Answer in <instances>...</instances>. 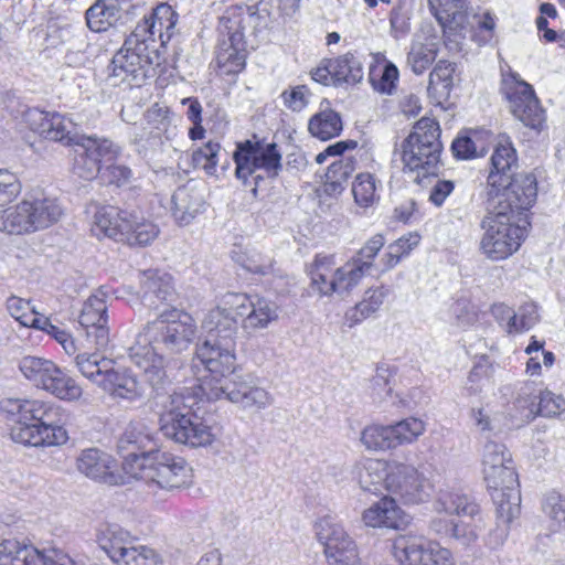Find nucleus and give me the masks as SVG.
<instances>
[{"label": "nucleus", "instance_id": "obj_1", "mask_svg": "<svg viewBox=\"0 0 565 565\" xmlns=\"http://www.w3.org/2000/svg\"><path fill=\"white\" fill-rule=\"evenodd\" d=\"M535 189L530 178L512 184L501 199H488V213L481 220L483 231L479 248L490 260L509 258L525 238L529 211L535 202Z\"/></svg>", "mask_w": 565, "mask_h": 565}, {"label": "nucleus", "instance_id": "obj_2", "mask_svg": "<svg viewBox=\"0 0 565 565\" xmlns=\"http://www.w3.org/2000/svg\"><path fill=\"white\" fill-rule=\"evenodd\" d=\"M140 282L141 303L160 313L145 326L139 339L172 354L186 351L196 335L195 320L184 311L161 309L173 297L172 277L168 273L149 269L141 274Z\"/></svg>", "mask_w": 565, "mask_h": 565}, {"label": "nucleus", "instance_id": "obj_3", "mask_svg": "<svg viewBox=\"0 0 565 565\" xmlns=\"http://www.w3.org/2000/svg\"><path fill=\"white\" fill-rule=\"evenodd\" d=\"M234 348V339H228V334L206 335L192 360V369H199L200 364L209 373L199 377L200 390L210 401L226 399L244 408L264 407L269 403V395L264 388L245 384L236 387L237 384L230 381L228 375L235 370Z\"/></svg>", "mask_w": 565, "mask_h": 565}, {"label": "nucleus", "instance_id": "obj_4", "mask_svg": "<svg viewBox=\"0 0 565 565\" xmlns=\"http://www.w3.org/2000/svg\"><path fill=\"white\" fill-rule=\"evenodd\" d=\"M281 15L280 0L274 12L266 9L260 1V9L255 12L249 7L233 6L220 17L217 31L220 35L216 49V63L224 74H237L244 70L248 47L254 49L265 40V31L278 24Z\"/></svg>", "mask_w": 565, "mask_h": 565}, {"label": "nucleus", "instance_id": "obj_5", "mask_svg": "<svg viewBox=\"0 0 565 565\" xmlns=\"http://www.w3.org/2000/svg\"><path fill=\"white\" fill-rule=\"evenodd\" d=\"M0 412L8 420L15 423L11 428V439L26 446H61L68 435L64 427L56 425L58 408L40 399L4 398Z\"/></svg>", "mask_w": 565, "mask_h": 565}, {"label": "nucleus", "instance_id": "obj_6", "mask_svg": "<svg viewBox=\"0 0 565 565\" xmlns=\"http://www.w3.org/2000/svg\"><path fill=\"white\" fill-rule=\"evenodd\" d=\"M482 472L499 516L513 520L520 514L521 493L512 454L504 444L489 440L483 446Z\"/></svg>", "mask_w": 565, "mask_h": 565}, {"label": "nucleus", "instance_id": "obj_7", "mask_svg": "<svg viewBox=\"0 0 565 565\" xmlns=\"http://www.w3.org/2000/svg\"><path fill=\"white\" fill-rule=\"evenodd\" d=\"M274 317L269 302L257 295L226 294L221 303L210 310L202 321V329L211 334H228V339L237 329V318H243L246 330L264 328Z\"/></svg>", "mask_w": 565, "mask_h": 565}, {"label": "nucleus", "instance_id": "obj_8", "mask_svg": "<svg viewBox=\"0 0 565 565\" xmlns=\"http://www.w3.org/2000/svg\"><path fill=\"white\" fill-rule=\"evenodd\" d=\"M78 372L109 397L117 402L132 403L143 395V386L128 369L96 353H79L75 356Z\"/></svg>", "mask_w": 565, "mask_h": 565}, {"label": "nucleus", "instance_id": "obj_9", "mask_svg": "<svg viewBox=\"0 0 565 565\" xmlns=\"http://www.w3.org/2000/svg\"><path fill=\"white\" fill-rule=\"evenodd\" d=\"M439 124L431 118L419 119L413 131L402 142V161L404 170L417 172L414 179L420 182V177L436 175L440 168L443 143L439 139Z\"/></svg>", "mask_w": 565, "mask_h": 565}, {"label": "nucleus", "instance_id": "obj_10", "mask_svg": "<svg viewBox=\"0 0 565 565\" xmlns=\"http://www.w3.org/2000/svg\"><path fill=\"white\" fill-rule=\"evenodd\" d=\"M158 60L156 50H151L145 40L131 33L113 56L107 82L110 86H140L146 78L152 76Z\"/></svg>", "mask_w": 565, "mask_h": 565}, {"label": "nucleus", "instance_id": "obj_11", "mask_svg": "<svg viewBox=\"0 0 565 565\" xmlns=\"http://www.w3.org/2000/svg\"><path fill=\"white\" fill-rule=\"evenodd\" d=\"M63 214L55 199L29 196L0 211V232L24 235L50 227Z\"/></svg>", "mask_w": 565, "mask_h": 565}, {"label": "nucleus", "instance_id": "obj_12", "mask_svg": "<svg viewBox=\"0 0 565 565\" xmlns=\"http://www.w3.org/2000/svg\"><path fill=\"white\" fill-rule=\"evenodd\" d=\"M95 228L99 233L126 241L131 246H146L159 234L151 221L146 220L137 210H120L114 205H105L95 212Z\"/></svg>", "mask_w": 565, "mask_h": 565}, {"label": "nucleus", "instance_id": "obj_13", "mask_svg": "<svg viewBox=\"0 0 565 565\" xmlns=\"http://www.w3.org/2000/svg\"><path fill=\"white\" fill-rule=\"evenodd\" d=\"M311 288L320 296H349L366 274L353 260L337 267L334 255L318 254L307 266Z\"/></svg>", "mask_w": 565, "mask_h": 565}, {"label": "nucleus", "instance_id": "obj_14", "mask_svg": "<svg viewBox=\"0 0 565 565\" xmlns=\"http://www.w3.org/2000/svg\"><path fill=\"white\" fill-rule=\"evenodd\" d=\"M19 369L34 386L61 401L77 402L83 396V388L76 380L50 360L24 356Z\"/></svg>", "mask_w": 565, "mask_h": 565}, {"label": "nucleus", "instance_id": "obj_15", "mask_svg": "<svg viewBox=\"0 0 565 565\" xmlns=\"http://www.w3.org/2000/svg\"><path fill=\"white\" fill-rule=\"evenodd\" d=\"M19 369L34 386L61 401L77 402L83 396V388L76 380L50 360L24 356Z\"/></svg>", "mask_w": 565, "mask_h": 565}, {"label": "nucleus", "instance_id": "obj_16", "mask_svg": "<svg viewBox=\"0 0 565 565\" xmlns=\"http://www.w3.org/2000/svg\"><path fill=\"white\" fill-rule=\"evenodd\" d=\"M235 174L245 184L252 179L255 185L260 180L278 177L280 153L276 143L246 140L237 143L234 152Z\"/></svg>", "mask_w": 565, "mask_h": 565}, {"label": "nucleus", "instance_id": "obj_17", "mask_svg": "<svg viewBox=\"0 0 565 565\" xmlns=\"http://www.w3.org/2000/svg\"><path fill=\"white\" fill-rule=\"evenodd\" d=\"M434 511L458 516L451 537L465 546L478 540L479 531L486 524L480 507L466 494L440 492L434 502Z\"/></svg>", "mask_w": 565, "mask_h": 565}, {"label": "nucleus", "instance_id": "obj_18", "mask_svg": "<svg viewBox=\"0 0 565 565\" xmlns=\"http://www.w3.org/2000/svg\"><path fill=\"white\" fill-rule=\"evenodd\" d=\"M500 92L509 104L512 115L524 126L541 130L545 124L542 108L533 87L515 72L502 74Z\"/></svg>", "mask_w": 565, "mask_h": 565}, {"label": "nucleus", "instance_id": "obj_19", "mask_svg": "<svg viewBox=\"0 0 565 565\" xmlns=\"http://www.w3.org/2000/svg\"><path fill=\"white\" fill-rule=\"evenodd\" d=\"M518 169L516 151L508 137H502L491 156V168L487 179L488 199H501L508 189L520 179L533 180L535 198L537 196L536 178L531 173H515Z\"/></svg>", "mask_w": 565, "mask_h": 565}, {"label": "nucleus", "instance_id": "obj_20", "mask_svg": "<svg viewBox=\"0 0 565 565\" xmlns=\"http://www.w3.org/2000/svg\"><path fill=\"white\" fill-rule=\"evenodd\" d=\"M0 565H85L60 548L40 550L15 537H0Z\"/></svg>", "mask_w": 565, "mask_h": 565}, {"label": "nucleus", "instance_id": "obj_21", "mask_svg": "<svg viewBox=\"0 0 565 565\" xmlns=\"http://www.w3.org/2000/svg\"><path fill=\"white\" fill-rule=\"evenodd\" d=\"M148 10L142 0H96L85 12L87 28L96 33L124 25Z\"/></svg>", "mask_w": 565, "mask_h": 565}, {"label": "nucleus", "instance_id": "obj_22", "mask_svg": "<svg viewBox=\"0 0 565 565\" xmlns=\"http://www.w3.org/2000/svg\"><path fill=\"white\" fill-rule=\"evenodd\" d=\"M433 484L415 466L391 461L386 490L404 504H419L433 493Z\"/></svg>", "mask_w": 565, "mask_h": 565}, {"label": "nucleus", "instance_id": "obj_23", "mask_svg": "<svg viewBox=\"0 0 565 565\" xmlns=\"http://www.w3.org/2000/svg\"><path fill=\"white\" fill-rule=\"evenodd\" d=\"M315 530L318 541L324 546L330 565H360L354 541L332 516L319 519Z\"/></svg>", "mask_w": 565, "mask_h": 565}, {"label": "nucleus", "instance_id": "obj_24", "mask_svg": "<svg viewBox=\"0 0 565 565\" xmlns=\"http://www.w3.org/2000/svg\"><path fill=\"white\" fill-rule=\"evenodd\" d=\"M401 565H455L451 552L437 543H427L420 536L398 535L392 545Z\"/></svg>", "mask_w": 565, "mask_h": 565}, {"label": "nucleus", "instance_id": "obj_25", "mask_svg": "<svg viewBox=\"0 0 565 565\" xmlns=\"http://www.w3.org/2000/svg\"><path fill=\"white\" fill-rule=\"evenodd\" d=\"M150 472L148 489L154 494L158 489L171 491L192 482V468L185 459L166 451L156 450L153 470Z\"/></svg>", "mask_w": 565, "mask_h": 565}, {"label": "nucleus", "instance_id": "obj_26", "mask_svg": "<svg viewBox=\"0 0 565 565\" xmlns=\"http://www.w3.org/2000/svg\"><path fill=\"white\" fill-rule=\"evenodd\" d=\"M102 547L117 565H160V558L152 548L136 545L129 533L120 529L109 531Z\"/></svg>", "mask_w": 565, "mask_h": 565}, {"label": "nucleus", "instance_id": "obj_27", "mask_svg": "<svg viewBox=\"0 0 565 565\" xmlns=\"http://www.w3.org/2000/svg\"><path fill=\"white\" fill-rule=\"evenodd\" d=\"M26 121L41 137L65 146H77L82 137L75 131L76 125L73 120L57 113L32 109L26 113Z\"/></svg>", "mask_w": 565, "mask_h": 565}, {"label": "nucleus", "instance_id": "obj_28", "mask_svg": "<svg viewBox=\"0 0 565 565\" xmlns=\"http://www.w3.org/2000/svg\"><path fill=\"white\" fill-rule=\"evenodd\" d=\"M142 21L139 22L131 32L149 45L156 41V38L164 45L175 33L178 15L167 3H160L152 8L148 2V10L141 14Z\"/></svg>", "mask_w": 565, "mask_h": 565}, {"label": "nucleus", "instance_id": "obj_29", "mask_svg": "<svg viewBox=\"0 0 565 565\" xmlns=\"http://www.w3.org/2000/svg\"><path fill=\"white\" fill-rule=\"evenodd\" d=\"M106 294L102 289L93 294L83 305L78 322L86 330L87 338H93L97 349L105 348L109 341L107 327Z\"/></svg>", "mask_w": 565, "mask_h": 565}, {"label": "nucleus", "instance_id": "obj_30", "mask_svg": "<svg viewBox=\"0 0 565 565\" xmlns=\"http://www.w3.org/2000/svg\"><path fill=\"white\" fill-rule=\"evenodd\" d=\"M154 350L152 345L139 344L129 349V358L142 371L148 384L154 390H160L171 381L172 372L164 358Z\"/></svg>", "mask_w": 565, "mask_h": 565}, {"label": "nucleus", "instance_id": "obj_31", "mask_svg": "<svg viewBox=\"0 0 565 565\" xmlns=\"http://www.w3.org/2000/svg\"><path fill=\"white\" fill-rule=\"evenodd\" d=\"M535 392L533 383H524L519 388L515 403L520 408L527 411L526 417L536 414L551 417L559 415L565 409V399L562 396L550 391L540 392V395Z\"/></svg>", "mask_w": 565, "mask_h": 565}, {"label": "nucleus", "instance_id": "obj_32", "mask_svg": "<svg viewBox=\"0 0 565 565\" xmlns=\"http://www.w3.org/2000/svg\"><path fill=\"white\" fill-rule=\"evenodd\" d=\"M362 521L374 529L402 530L409 524L411 518L397 505L394 498L384 497L364 510Z\"/></svg>", "mask_w": 565, "mask_h": 565}, {"label": "nucleus", "instance_id": "obj_33", "mask_svg": "<svg viewBox=\"0 0 565 565\" xmlns=\"http://www.w3.org/2000/svg\"><path fill=\"white\" fill-rule=\"evenodd\" d=\"M391 462L380 459H364L355 466L358 482L363 491L377 493L381 489L386 490Z\"/></svg>", "mask_w": 565, "mask_h": 565}, {"label": "nucleus", "instance_id": "obj_34", "mask_svg": "<svg viewBox=\"0 0 565 565\" xmlns=\"http://www.w3.org/2000/svg\"><path fill=\"white\" fill-rule=\"evenodd\" d=\"M191 412V407L184 404L182 396L172 395L169 405L160 416L162 434L175 441L178 437L182 436L183 425H189Z\"/></svg>", "mask_w": 565, "mask_h": 565}, {"label": "nucleus", "instance_id": "obj_35", "mask_svg": "<svg viewBox=\"0 0 565 565\" xmlns=\"http://www.w3.org/2000/svg\"><path fill=\"white\" fill-rule=\"evenodd\" d=\"M429 8L444 30H461L467 23L466 0H428Z\"/></svg>", "mask_w": 565, "mask_h": 565}, {"label": "nucleus", "instance_id": "obj_36", "mask_svg": "<svg viewBox=\"0 0 565 565\" xmlns=\"http://www.w3.org/2000/svg\"><path fill=\"white\" fill-rule=\"evenodd\" d=\"M113 467L111 457L94 448L83 450L77 459V469L82 473L103 482H113Z\"/></svg>", "mask_w": 565, "mask_h": 565}, {"label": "nucleus", "instance_id": "obj_37", "mask_svg": "<svg viewBox=\"0 0 565 565\" xmlns=\"http://www.w3.org/2000/svg\"><path fill=\"white\" fill-rule=\"evenodd\" d=\"M172 214L181 225L189 224L203 207L202 193L189 185L180 186L172 195Z\"/></svg>", "mask_w": 565, "mask_h": 565}, {"label": "nucleus", "instance_id": "obj_38", "mask_svg": "<svg viewBox=\"0 0 565 565\" xmlns=\"http://www.w3.org/2000/svg\"><path fill=\"white\" fill-rule=\"evenodd\" d=\"M456 64L448 61H438L429 74L427 92L429 97L438 105L447 100L452 85Z\"/></svg>", "mask_w": 565, "mask_h": 565}, {"label": "nucleus", "instance_id": "obj_39", "mask_svg": "<svg viewBox=\"0 0 565 565\" xmlns=\"http://www.w3.org/2000/svg\"><path fill=\"white\" fill-rule=\"evenodd\" d=\"M330 67L333 77H335L334 86L342 84H356L363 79V65L359 56L348 52L335 58L330 60Z\"/></svg>", "mask_w": 565, "mask_h": 565}, {"label": "nucleus", "instance_id": "obj_40", "mask_svg": "<svg viewBox=\"0 0 565 565\" xmlns=\"http://www.w3.org/2000/svg\"><path fill=\"white\" fill-rule=\"evenodd\" d=\"M342 129L343 124L340 114L328 106L321 108L308 122L309 132L320 140L338 137Z\"/></svg>", "mask_w": 565, "mask_h": 565}, {"label": "nucleus", "instance_id": "obj_41", "mask_svg": "<svg viewBox=\"0 0 565 565\" xmlns=\"http://www.w3.org/2000/svg\"><path fill=\"white\" fill-rule=\"evenodd\" d=\"M154 449L142 451L120 452L122 456V469L130 478L142 480L149 488L151 472L153 470Z\"/></svg>", "mask_w": 565, "mask_h": 565}, {"label": "nucleus", "instance_id": "obj_42", "mask_svg": "<svg viewBox=\"0 0 565 565\" xmlns=\"http://www.w3.org/2000/svg\"><path fill=\"white\" fill-rule=\"evenodd\" d=\"M151 434L145 424L131 422L125 429L118 441L119 452L142 451L153 449Z\"/></svg>", "mask_w": 565, "mask_h": 565}, {"label": "nucleus", "instance_id": "obj_43", "mask_svg": "<svg viewBox=\"0 0 565 565\" xmlns=\"http://www.w3.org/2000/svg\"><path fill=\"white\" fill-rule=\"evenodd\" d=\"M81 149H85L97 157V161L110 162L116 160L121 153V147L105 137L82 135L78 145Z\"/></svg>", "mask_w": 565, "mask_h": 565}, {"label": "nucleus", "instance_id": "obj_44", "mask_svg": "<svg viewBox=\"0 0 565 565\" xmlns=\"http://www.w3.org/2000/svg\"><path fill=\"white\" fill-rule=\"evenodd\" d=\"M381 181L372 173L364 172L356 175L352 192L356 204L369 207L380 200Z\"/></svg>", "mask_w": 565, "mask_h": 565}, {"label": "nucleus", "instance_id": "obj_45", "mask_svg": "<svg viewBox=\"0 0 565 565\" xmlns=\"http://www.w3.org/2000/svg\"><path fill=\"white\" fill-rule=\"evenodd\" d=\"M353 171L354 164L350 158L331 163L326 172L324 191L328 194L341 193Z\"/></svg>", "mask_w": 565, "mask_h": 565}, {"label": "nucleus", "instance_id": "obj_46", "mask_svg": "<svg viewBox=\"0 0 565 565\" xmlns=\"http://www.w3.org/2000/svg\"><path fill=\"white\" fill-rule=\"evenodd\" d=\"M390 427L395 448L416 441L426 430L425 423L416 417L405 418L394 425H390Z\"/></svg>", "mask_w": 565, "mask_h": 565}, {"label": "nucleus", "instance_id": "obj_47", "mask_svg": "<svg viewBox=\"0 0 565 565\" xmlns=\"http://www.w3.org/2000/svg\"><path fill=\"white\" fill-rule=\"evenodd\" d=\"M7 309L11 317L23 327L35 328L41 321L45 323V317L39 315L30 301L20 297L12 296L8 298Z\"/></svg>", "mask_w": 565, "mask_h": 565}, {"label": "nucleus", "instance_id": "obj_48", "mask_svg": "<svg viewBox=\"0 0 565 565\" xmlns=\"http://www.w3.org/2000/svg\"><path fill=\"white\" fill-rule=\"evenodd\" d=\"M437 49L434 43L414 42L407 55V64L416 75H422L436 60Z\"/></svg>", "mask_w": 565, "mask_h": 565}, {"label": "nucleus", "instance_id": "obj_49", "mask_svg": "<svg viewBox=\"0 0 565 565\" xmlns=\"http://www.w3.org/2000/svg\"><path fill=\"white\" fill-rule=\"evenodd\" d=\"M362 444L372 450H386L395 448L390 425H371L363 429Z\"/></svg>", "mask_w": 565, "mask_h": 565}, {"label": "nucleus", "instance_id": "obj_50", "mask_svg": "<svg viewBox=\"0 0 565 565\" xmlns=\"http://www.w3.org/2000/svg\"><path fill=\"white\" fill-rule=\"evenodd\" d=\"M398 76V68L392 62L385 63L379 73L376 68H371L369 74L374 90L386 95H392L395 90Z\"/></svg>", "mask_w": 565, "mask_h": 565}, {"label": "nucleus", "instance_id": "obj_51", "mask_svg": "<svg viewBox=\"0 0 565 565\" xmlns=\"http://www.w3.org/2000/svg\"><path fill=\"white\" fill-rule=\"evenodd\" d=\"M309 168L306 152L297 145L285 142V171L294 178H301Z\"/></svg>", "mask_w": 565, "mask_h": 565}, {"label": "nucleus", "instance_id": "obj_52", "mask_svg": "<svg viewBox=\"0 0 565 565\" xmlns=\"http://www.w3.org/2000/svg\"><path fill=\"white\" fill-rule=\"evenodd\" d=\"M385 245V237L383 234H375L366 241V243L356 252L351 258L364 271L369 273L373 267V262L379 252Z\"/></svg>", "mask_w": 565, "mask_h": 565}, {"label": "nucleus", "instance_id": "obj_53", "mask_svg": "<svg viewBox=\"0 0 565 565\" xmlns=\"http://www.w3.org/2000/svg\"><path fill=\"white\" fill-rule=\"evenodd\" d=\"M93 153L82 149L77 152L73 163V172L84 179L93 180L102 172V164Z\"/></svg>", "mask_w": 565, "mask_h": 565}, {"label": "nucleus", "instance_id": "obj_54", "mask_svg": "<svg viewBox=\"0 0 565 565\" xmlns=\"http://www.w3.org/2000/svg\"><path fill=\"white\" fill-rule=\"evenodd\" d=\"M220 149V143L212 141H209L202 148H199L192 154L194 167L203 169L207 174H214L218 162L217 156Z\"/></svg>", "mask_w": 565, "mask_h": 565}, {"label": "nucleus", "instance_id": "obj_55", "mask_svg": "<svg viewBox=\"0 0 565 565\" xmlns=\"http://www.w3.org/2000/svg\"><path fill=\"white\" fill-rule=\"evenodd\" d=\"M147 125L150 128V134L154 137H160L166 134L170 127V117L168 107L154 104L145 115Z\"/></svg>", "mask_w": 565, "mask_h": 565}, {"label": "nucleus", "instance_id": "obj_56", "mask_svg": "<svg viewBox=\"0 0 565 565\" xmlns=\"http://www.w3.org/2000/svg\"><path fill=\"white\" fill-rule=\"evenodd\" d=\"M543 510L559 530H565V497L558 493L548 494L544 500Z\"/></svg>", "mask_w": 565, "mask_h": 565}, {"label": "nucleus", "instance_id": "obj_57", "mask_svg": "<svg viewBox=\"0 0 565 565\" xmlns=\"http://www.w3.org/2000/svg\"><path fill=\"white\" fill-rule=\"evenodd\" d=\"M215 436L210 426L203 424L196 416L189 428V440L186 446L190 447H205L213 443Z\"/></svg>", "mask_w": 565, "mask_h": 565}, {"label": "nucleus", "instance_id": "obj_58", "mask_svg": "<svg viewBox=\"0 0 565 565\" xmlns=\"http://www.w3.org/2000/svg\"><path fill=\"white\" fill-rule=\"evenodd\" d=\"M515 312L518 321H515V327H513V333L527 331L539 322L537 307L533 302L522 305Z\"/></svg>", "mask_w": 565, "mask_h": 565}, {"label": "nucleus", "instance_id": "obj_59", "mask_svg": "<svg viewBox=\"0 0 565 565\" xmlns=\"http://www.w3.org/2000/svg\"><path fill=\"white\" fill-rule=\"evenodd\" d=\"M20 192L21 183L18 178L10 172H0V205L10 203Z\"/></svg>", "mask_w": 565, "mask_h": 565}, {"label": "nucleus", "instance_id": "obj_60", "mask_svg": "<svg viewBox=\"0 0 565 565\" xmlns=\"http://www.w3.org/2000/svg\"><path fill=\"white\" fill-rule=\"evenodd\" d=\"M386 296L387 290L383 287L369 289L365 292V298L356 306V308L363 316H370L379 310Z\"/></svg>", "mask_w": 565, "mask_h": 565}, {"label": "nucleus", "instance_id": "obj_61", "mask_svg": "<svg viewBox=\"0 0 565 565\" xmlns=\"http://www.w3.org/2000/svg\"><path fill=\"white\" fill-rule=\"evenodd\" d=\"M495 512L498 520L495 526L491 529L484 537L486 544L492 550L500 547L504 543L509 533V524L512 522V520L507 521L503 518H500L498 508L495 509Z\"/></svg>", "mask_w": 565, "mask_h": 565}, {"label": "nucleus", "instance_id": "obj_62", "mask_svg": "<svg viewBox=\"0 0 565 565\" xmlns=\"http://www.w3.org/2000/svg\"><path fill=\"white\" fill-rule=\"evenodd\" d=\"M102 177L108 183L121 186L130 182L132 178V171L126 166L108 164L103 170Z\"/></svg>", "mask_w": 565, "mask_h": 565}, {"label": "nucleus", "instance_id": "obj_63", "mask_svg": "<svg viewBox=\"0 0 565 565\" xmlns=\"http://www.w3.org/2000/svg\"><path fill=\"white\" fill-rule=\"evenodd\" d=\"M491 313L494 319L504 327L508 333H513V327L518 321L516 312L505 303H495L491 307Z\"/></svg>", "mask_w": 565, "mask_h": 565}, {"label": "nucleus", "instance_id": "obj_64", "mask_svg": "<svg viewBox=\"0 0 565 565\" xmlns=\"http://www.w3.org/2000/svg\"><path fill=\"white\" fill-rule=\"evenodd\" d=\"M451 151L457 159L461 160L472 159L478 154L475 142L468 136L457 137L452 141Z\"/></svg>", "mask_w": 565, "mask_h": 565}]
</instances>
